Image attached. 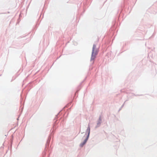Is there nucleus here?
<instances>
[{
    "instance_id": "nucleus-1",
    "label": "nucleus",
    "mask_w": 157,
    "mask_h": 157,
    "mask_svg": "<svg viewBox=\"0 0 157 157\" xmlns=\"http://www.w3.org/2000/svg\"><path fill=\"white\" fill-rule=\"evenodd\" d=\"M98 49L96 48L95 45H94L93 47L90 59L91 61H92V63H94V60L96 58V56L98 54Z\"/></svg>"
},
{
    "instance_id": "nucleus-2",
    "label": "nucleus",
    "mask_w": 157,
    "mask_h": 157,
    "mask_svg": "<svg viewBox=\"0 0 157 157\" xmlns=\"http://www.w3.org/2000/svg\"><path fill=\"white\" fill-rule=\"evenodd\" d=\"M89 133H88V137H87L84 140V142L82 143L81 144V146H82V147L83 146V145L85 144V143H86L87 140H88V136H89V134H90V128H89Z\"/></svg>"
}]
</instances>
